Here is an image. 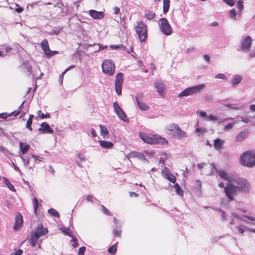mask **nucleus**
Returning a JSON list of instances; mask_svg holds the SVG:
<instances>
[{
    "instance_id": "obj_1",
    "label": "nucleus",
    "mask_w": 255,
    "mask_h": 255,
    "mask_svg": "<svg viewBox=\"0 0 255 255\" xmlns=\"http://www.w3.org/2000/svg\"><path fill=\"white\" fill-rule=\"evenodd\" d=\"M139 136L144 142L148 144H161L163 145L168 143V141L166 139L158 135L148 134L140 132L139 133Z\"/></svg>"
},
{
    "instance_id": "obj_2",
    "label": "nucleus",
    "mask_w": 255,
    "mask_h": 255,
    "mask_svg": "<svg viewBox=\"0 0 255 255\" xmlns=\"http://www.w3.org/2000/svg\"><path fill=\"white\" fill-rule=\"evenodd\" d=\"M240 162L242 165L251 167L255 165V152L248 151L241 156Z\"/></svg>"
},
{
    "instance_id": "obj_3",
    "label": "nucleus",
    "mask_w": 255,
    "mask_h": 255,
    "mask_svg": "<svg viewBox=\"0 0 255 255\" xmlns=\"http://www.w3.org/2000/svg\"><path fill=\"white\" fill-rule=\"evenodd\" d=\"M236 7L237 10L235 8L231 9L228 12L229 18L232 21H237L241 18L242 11L244 9V0H238L237 2Z\"/></svg>"
},
{
    "instance_id": "obj_4",
    "label": "nucleus",
    "mask_w": 255,
    "mask_h": 255,
    "mask_svg": "<svg viewBox=\"0 0 255 255\" xmlns=\"http://www.w3.org/2000/svg\"><path fill=\"white\" fill-rule=\"evenodd\" d=\"M140 42H144L147 37V26L142 21H137L134 27Z\"/></svg>"
},
{
    "instance_id": "obj_5",
    "label": "nucleus",
    "mask_w": 255,
    "mask_h": 255,
    "mask_svg": "<svg viewBox=\"0 0 255 255\" xmlns=\"http://www.w3.org/2000/svg\"><path fill=\"white\" fill-rule=\"evenodd\" d=\"M206 87L204 84H199L195 86L190 87L186 88L180 92L178 97L179 98L193 96L200 93Z\"/></svg>"
},
{
    "instance_id": "obj_6",
    "label": "nucleus",
    "mask_w": 255,
    "mask_h": 255,
    "mask_svg": "<svg viewBox=\"0 0 255 255\" xmlns=\"http://www.w3.org/2000/svg\"><path fill=\"white\" fill-rule=\"evenodd\" d=\"M102 68L103 72L110 76H113L115 73V65L112 60H104L102 64Z\"/></svg>"
},
{
    "instance_id": "obj_7",
    "label": "nucleus",
    "mask_w": 255,
    "mask_h": 255,
    "mask_svg": "<svg viewBox=\"0 0 255 255\" xmlns=\"http://www.w3.org/2000/svg\"><path fill=\"white\" fill-rule=\"evenodd\" d=\"M158 25L160 31L164 35L168 36L172 33V28L166 18H160L158 21Z\"/></svg>"
},
{
    "instance_id": "obj_8",
    "label": "nucleus",
    "mask_w": 255,
    "mask_h": 255,
    "mask_svg": "<svg viewBox=\"0 0 255 255\" xmlns=\"http://www.w3.org/2000/svg\"><path fill=\"white\" fill-rule=\"evenodd\" d=\"M252 38L250 36H242L240 41V50L243 52H249L252 47Z\"/></svg>"
},
{
    "instance_id": "obj_9",
    "label": "nucleus",
    "mask_w": 255,
    "mask_h": 255,
    "mask_svg": "<svg viewBox=\"0 0 255 255\" xmlns=\"http://www.w3.org/2000/svg\"><path fill=\"white\" fill-rule=\"evenodd\" d=\"M224 192L229 201H231L234 200V197L237 195L239 191L234 183L230 182L224 188Z\"/></svg>"
},
{
    "instance_id": "obj_10",
    "label": "nucleus",
    "mask_w": 255,
    "mask_h": 255,
    "mask_svg": "<svg viewBox=\"0 0 255 255\" xmlns=\"http://www.w3.org/2000/svg\"><path fill=\"white\" fill-rule=\"evenodd\" d=\"M232 182L236 185L239 191L247 192L250 189V185L245 179L234 177V181Z\"/></svg>"
},
{
    "instance_id": "obj_11",
    "label": "nucleus",
    "mask_w": 255,
    "mask_h": 255,
    "mask_svg": "<svg viewBox=\"0 0 255 255\" xmlns=\"http://www.w3.org/2000/svg\"><path fill=\"white\" fill-rule=\"evenodd\" d=\"M123 74L122 73H119L116 77L115 88L116 93L118 95L122 93V87L123 83Z\"/></svg>"
},
{
    "instance_id": "obj_12",
    "label": "nucleus",
    "mask_w": 255,
    "mask_h": 255,
    "mask_svg": "<svg viewBox=\"0 0 255 255\" xmlns=\"http://www.w3.org/2000/svg\"><path fill=\"white\" fill-rule=\"evenodd\" d=\"M216 172L221 178L228 181V183L232 182L234 181L235 176L228 173L222 169H219V170H216Z\"/></svg>"
},
{
    "instance_id": "obj_13",
    "label": "nucleus",
    "mask_w": 255,
    "mask_h": 255,
    "mask_svg": "<svg viewBox=\"0 0 255 255\" xmlns=\"http://www.w3.org/2000/svg\"><path fill=\"white\" fill-rule=\"evenodd\" d=\"M38 131L42 133H53L54 132L53 130L49 125L45 122L40 125V128H39Z\"/></svg>"
},
{
    "instance_id": "obj_14",
    "label": "nucleus",
    "mask_w": 255,
    "mask_h": 255,
    "mask_svg": "<svg viewBox=\"0 0 255 255\" xmlns=\"http://www.w3.org/2000/svg\"><path fill=\"white\" fill-rule=\"evenodd\" d=\"M162 175L163 177L169 180L172 183H175L176 181V177L169 170L167 167H165L162 171Z\"/></svg>"
},
{
    "instance_id": "obj_15",
    "label": "nucleus",
    "mask_w": 255,
    "mask_h": 255,
    "mask_svg": "<svg viewBox=\"0 0 255 255\" xmlns=\"http://www.w3.org/2000/svg\"><path fill=\"white\" fill-rule=\"evenodd\" d=\"M48 232V231L46 228H44L42 224H39L37 227L36 231L33 233L40 238V237L46 235Z\"/></svg>"
},
{
    "instance_id": "obj_16",
    "label": "nucleus",
    "mask_w": 255,
    "mask_h": 255,
    "mask_svg": "<svg viewBox=\"0 0 255 255\" xmlns=\"http://www.w3.org/2000/svg\"><path fill=\"white\" fill-rule=\"evenodd\" d=\"M23 222V219L22 215L18 213L16 214L15 218V222L13 226V230L17 231L21 227Z\"/></svg>"
},
{
    "instance_id": "obj_17",
    "label": "nucleus",
    "mask_w": 255,
    "mask_h": 255,
    "mask_svg": "<svg viewBox=\"0 0 255 255\" xmlns=\"http://www.w3.org/2000/svg\"><path fill=\"white\" fill-rule=\"evenodd\" d=\"M154 87L157 89V92L158 94L162 96L164 90L165 88V85L161 81H156L154 84Z\"/></svg>"
},
{
    "instance_id": "obj_18",
    "label": "nucleus",
    "mask_w": 255,
    "mask_h": 255,
    "mask_svg": "<svg viewBox=\"0 0 255 255\" xmlns=\"http://www.w3.org/2000/svg\"><path fill=\"white\" fill-rule=\"evenodd\" d=\"M89 14L94 19H101L104 17V13L102 11H98L91 9L89 11Z\"/></svg>"
},
{
    "instance_id": "obj_19",
    "label": "nucleus",
    "mask_w": 255,
    "mask_h": 255,
    "mask_svg": "<svg viewBox=\"0 0 255 255\" xmlns=\"http://www.w3.org/2000/svg\"><path fill=\"white\" fill-rule=\"evenodd\" d=\"M133 154H133V157H137L138 159H139L142 161H144L145 162H147V163L148 162V161L145 157V155H144V154H145L147 155H149L148 151H144L143 153H140V152H136V151H134Z\"/></svg>"
},
{
    "instance_id": "obj_20",
    "label": "nucleus",
    "mask_w": 255,
    "mask_h": 255,
    "mask_svg": "<svg viewBox=\"0 0 255 255\" xmlns=\"http://www.w3.org/2000/svg\"><path fill=\"white\" fill-rule=\"evenodd\" d=\"M249 132L246 130L241 131L236 137V141L238 142L242 141L247 138L248 136Z\"/></svg>"
},
{
    "instance_id": "obj_21",
    "label": "nucleus",
    "mask_w": 255,
    "mask_h": 255,
    "mask_svg": "<svg viewBox=\"0 0 255 255\" xmlns=\"http://www.w3.org/2000/svg\"><path fill=\"white\" fill-rule=\"evenodd\" d=\"M41 47L44 52L45 56L48 54V52L50 51V49L49 47L48 42L47 39H44L41 43Z\"/></svg>"
},
{
    "instance_id": "obj_22",
    "label": "nucleus",
    "mask_w": 255,
    "mask_h": 255,
    "mask_svg": "<svg viewBox=\"0 0 255 255\" xmlns=\"http://www.w3.org/2000/svg\"><path fill=\"white\" fill-rule=\"evenodd\" d=\"M39 238L38 237V236L36 235V234L33 232L31 233L30 237L28 238V242L30 243L32 247H34L36 246L37 241Z\"/></svg>"
},
{
    "instance_id": "obj_23",
    "label": "nucleus",
    "mask_w": 255,
    "mask_h": 255,
    "mask_svg": "<svg viewBox=\"0 0 255 255\" xmlns=\"http://www.w3.org/2000/svg\"><path fill=\"white\" fill-rule=\"evenodd\" d=\"M224 140L220 138H216L214 141V147L217 150H220L224 144Z\"/></svg>"
},
{
    "instance_id": "obj_24",
    "label": "nucleus",
    "mask_w": 255,
    "mask_h": 255,
    "mask_svg": "<svg viewBox=\"0 0 255 255\" xmlns=\"http://www.w3.org/2000/svg\"><path fill=\"white\" fill-rule=\"evenodd\" d=\"M99 143L103 148L111 149L113 148L114 146V144L112 142L109 141L101 140H99Z\"/></svg>"
},
{
    "instance_id": "obj_25",
    "label": "nucleus",
    "mask_w": 255,
    "mask_h": 255,
    "mask_svg": "<svg viewBox=\"0 0 255 255\" xmlns=\"http://www.w3.org/2000/svg\"><path fill=\"white\" fill-rule=\"evenodd\" d=\"M179 126L177 124H172L168 126H167L165 128V131L169 133V132H173L174 134L175 133L176 130L177 129Z\"/></svg>"
},
{
    "instance_id": "obj_26",
    "label": "nucleus",
    "mask_w": 255,
    "mask_h": 255,
    "mask_svg": "<svg viewBox=\"0 0 255 255\" xmlns=\"http://www.w3.org/2000/svg\"><path fill=\"white\" fill-rule=\"evenodd\" d=\"M242 79L243 77L242 76L240 75H235L233 76L231 84L232 86H235L239 84L241 82Z\"/></svg>"
},
{
    "instance_id": "obj_27",
    "label": "nucleus",
    "mask_w": 255,
    "mask_h": 255,
    "mask_svg": "<svg viewBox=\"0 0 255 255\" xmlns=\"http://www.w3.org/2000/svg\"><path fill=\"white\" fill-rule=\"evenodd\" d=\"M116 114L117 115L119 119H121V120L127 123L129 122V120L127 118V116H126L125 113L124 112L122 109L120 111H119V112H117Z\"/></svg>"
},
{
    "instance_id": "obj_28",
    "label": "nucleus",
    "mask_w": 255,
    "mask_h": 255,
    "mask_svg": "<svg viewBox=\"0 0 255 255\" xmlns=\"http://www.w3.org/2000/svg\"><path fill=\"white\" fill-rule=\"evenodd\" d=\"M220 211L221 213V217L223 220H224V221L230 220V224L231 225H234L235 224V221L234 219H231V218H230L229 217H230L229 216H227L224 211H223L222 210H220Z\"/></svg>"
},
{
    "instance_id": "obj_29",
    "label": "nucleus",
    "mask_w": 255,
    "mask_h": 255,
    "mask_svg": "<svg viewBox=\"0 0 255 255\" xmlns=\"http://www.w3.org/2000/svg\"><path fill=\"white\" fill-rule=\"evenodd\" d=\"M174 135H176L178 138H182L186 137V132L182 130L179 127L178 128Z\"/></svg>"
},
{
    "instance_id": "obj_30",
    "label": "nucleus",
    "mask_w": 255,
    "mask_h": 255,
    "mask_svg": "<svg viewBox=\"0 0 255 255\" xmlns=\"http://www.w3.org/2000/svg\"><path fill=\"white\" fill-rule=\"evenodd\" d=\"M22 68L23 72L25 73L28 76H29L31 73V66L28 63H23Z\"/></svg>"
},
{
    "instance_id": "obj_31",
    "label": "nucleus",
    "mask_w": 255,
    "mask_h": 255,
    "mask_svg": "<svg viewBox=\"0 0 255 255\" xmlns=\"http://www.w3.org/2000/svg\"><path fill=\"white\" fill-rule=\"evenodd\" d=\"M138 107L140 110L142 111H147L149 108V107L148 106L147 104L143 102V101H140L136 103Z\"/></svg>"
},
{
    "instance_id": "obj_32",
    "label": "nucleus",
    "mask_w": 255,
    "mask_h": 255,
    "mask_svg": "<svg viewBox=\"0 0 255 255\" xmlns=\"http://www.w3.org/2000/svg\"><path fill=\"white\" fill-rule=\"evenodd\" d=\"M145 17L148 20H151L155 17V14L154 12L146 10L144 12Z\"/></svg>"
},
{
    "instance_id": "obj_33",
    "label": "nucleus",
    "mask_w": 255,
    "mask_h": 255,
    "mask_svg": "<svg viewBox=\"0 0 255 255\" xmlns=\"http://www.w3.org/2000/svg\"><path fill=\"white\" fill-rule=\"evenodd\" d=\"M20 148L21 151V153L24 154L29 149V145L27 143H23L22 142L19 143Z\"/></svg>"
},
{
    "instance_id": "obj_34",
    "label": "nucleus",
    "mask_w": 255,
    "mask_h": 255,
    "mask_svg": "<svg viewBox=\"0 0 255 255\" xmlns=\"http://www.w3.org/2000/svg\"><path fill=\"white\" fill-rule=\"evenodd\" d=\"M170 7V0H163V12L164 14L166 13Z\"/></svg>"
},
{
    "instance_id": "obj_35",
    "label": "nucleus",
    "mask_w": 255,
    "mask_h": 255,
    "mask_svg": "<svg viewBox=\"0 0 255 255\" xmlns=\"http://www.w3.org/2000/svg\"><path fill=\"white\" fill-rule=\"evenodd\" d=\"M100 133L101 136H103L104 137H106L109 134V131L107 128L104 126L102 125H100Z\"/></svg>"
},
{
    "instance_id": "obj_36",
    "label": "nucleus",
    "mask_w": 255,
    "mask_h": 255,
    "mask_svg": "<svg viewBox=\"0 0 255 255\" xmlns=\"http://www.w3.org/2000/svg\"><path fill=\"white\" fill-rule=\"evenodd\" d=\"M121 224L119 226H116L115 228L113 230V234L115 237H121Z\"/></svg>"
},
{
    "instance_id": "obj_37",
    "label": "nucleus",
    "mask_w": 255,
    "mask_h": 255,
    "mask_svg": "<svg viewBox=\"0 0 255 255\" xmlns=\"http://www.w3.org/2000/svg\"><path fill=\"white\" fill-rule=\"evenodd\" d=\"M3 180L7 187L12 191L15 192L14 186L10 183L9 181L5 177H3Z\"/></svg>"
},
{
    "instance_id": "obj_38",
    "label": "nucleus",
    "mask_w": 255,
    "mask_h": 255,
    "mask_svg": "<svg viewBox=\"0 0 255 255\" xmlns=\"http://www.w3.org/2000/svg\"><path fill=\"white\" fill-rule=\"evenodd\" d=\"M173 187L175 188V191H176V193L180 196H183V190L181 189L180 186H179V185L178 184V183H176L175 184Z\"/></svg>"
},
{
    "instance_id": "obj_39",
    "label": "nucleus",
    "mask_w": 255,
    "mask_h": 255,
    "mask_svg": "<svg viewBox=\"0 0 255 255\" xmlns=\"http://www.w3.org/2000/svg\"><path fill=\"white\" fill-rule=\"evenodd\" d=\"M33 206V212L36 215L37 212V209L38 207V201L36 197H34L32 200Z\"/></svg>"
},
{
    "instance_id": "obj_40",
    "label": "nucleus",
    "mask_w": 255,
    "mask_h": 255,
    "mask_svg": "<svg viewBox=\"0 0 255 255\" xmlns=\"http://www.w3.org/2000/svg\"><path fill=\"white\" fill-rule=\"evenodd\" d=\"M115 244L114 245H112L111 247H110L108 250V252L111 255H114L116 254L117 251V244Z\"/></svg>"
},
{
    "instance_id": "obj_41",
    "label": "nucleus",
    "mask_w": 255,
    "mask_h": 255,
    "mask_svg": "<svg viewBox=\"0 0 255 255\" xmlns=\"http://www.w3.org/2000/svg\"><path fill=\"white\" fill-rule=\"evenodd\" d=\"M60 230L66 235L68 236L69 237H72V232L70 231L69 228L62 227L60 228Z\"/></svg>"
},
{
    "instance_id": "obj_42",
    "label": "nucleus",
    "mask_w": 255,
    "mask_h": 255,
    "mask_svg": "<svg viewBox=\"0 0 255 255\" xmlns=\"http://www.w3.org/2000/svg\"><path fill=\"white\" fill-rule=\"evenodd\" d=\"M48 212L49 214H50L51 216H54L55 217H59V214L58 212L53 208H50L48 209Z\"/></svg>"
},
{
    "instance_id": "obj_43",
    "label": "nucleus",
    "mask_w": 255,
    "mask_h": 255,
    "mask_svg": "<svg viewBox=\"0 0 255 255\" xmlns=\"http://www.w3.org/2000/svg\"><path fill=\"white\" fill-rule=\"evenodd\" d=\"M143 97H144V96H143V93H137L135 96V99L136 102L137 103V102H139L140 101H142Z\"/></svg>"
},
{
    "instance_id": "obj_44",
    "label": "nucleus",
    "mask_w": 255,
    "mask_h": 255,
    "mask_svg": "<svg viewBox=\"0 0 255 255\" xmlns=\"http://www.w3.org/2000/svg\"><path fill=\"white\" fill-rule=\"evenodd\" d=\"M20 157L21 158L24 166L26 167H27L29 164V158L27 157L26 156H20Z\"/></svg>"
},
{
    "instance_id": "obj_45",
    "label": "nucleus",
    "mask_w": 255,
    "mask_h": 255,
    "mask_svg": "<svg viewBox=\"0 0 255 255\" xmlns=\"http://www.w3.org/2000/svg\"><path fill=\"white\" fill-rule=\"evenodd\" d=\"M75 67L74 65H73V66H70L69 67H68V68H67L66 70H65L59 76V81H60V82L62 84L63 83V76L71 68H73Z\"/></svg>"
},
{
    "instance_id": "obj_46",
    "label": "nucleus",
    "mask_w": 255,
    "mask_h": 255,
    "mask_svg": "<svg viewBox=\"0 0 255 255\" xmlns=\"http://www.w3.org/2000/svg\"><path fill=\"white\" fill-rule=\"evenodd\" d=\"M12 50V48L10 47H6L5 50V52L2 51H0V57H4L6 55V53L9 52Z\"/></svg>"
},
{
    "instance_id": "obj_47",
    "label": "nucleus",
    "mask_w": 255,
    "mask_h": 255,
    "mask_svg": "<svg viewBox=\"0 0 255 255\" xmlns=\"http://www.w3.org/2000/svg\"><path fill=\"white\" fill-rule=\"evenodd\" d=\"M71 237V242H73V244L72 245L73 247V248L77 247L79 246V244H78L77 239H76V237H75L74 236H72V237Z\"/></svg>"
},
{
    "instance_id": "obj_48",
    "label": "nucleus",
    "mask_w": 255,
    "mask_h": 255,
    "mask_svg": "<svg viewBox=\"0 0 255 255\" xmlns=\"http://www.w3.org/2000/svg\"><path fill=\"white\" fill-rule=\"evenodd\" d=\"M224 2L230 6H233L235 4L236 0H222Z\"/></svg>"
},
{
    "instance_id": "obj_49",
    "label": "nucleus",
    "mask_w": 255,
    "mask_h": 255,
    "mask_svg": "<svg viewBox=\"0 0 255 255\" xmlns=\"http://www.w3.org/2000/svg\"><path fill=\"white\" fill-rule=\"evenodd\" d=\"M210 173L209 174V175H212L214 174V172H216V170H219V169L217 168L214 164H211L210 166Z\"/></svg>"
},
{
    "instance_id": "obj_50",
    "label": "nucleus",
    "mask_w": 255,
    "mask_h": 255,
    "mask_svg": "<svg viewBox=\"0 0 255 255\" xmlns=\"http://www.w3.org/2000/svg\"><path fill=\"white\" fill-rule=\"evenodd\" d=\"M113 107L114 108V111L116 113L119 112V111H120L122 109L117 102H115L114 103Z\"/></svg>"
},
{
    "instance_id": "obj_51",
    "label": "nucleus",
    "mask_w": 255,
    "mask_h": 255,
    "mask_svg": "<svg viewBox=\"0 0 255 255\" xmlns=\"http://www.w3.org/2000/svg\"><path fill=\"white\" fill-rule=\"evenodd\" d=\"M101 207L102 208V211L104 214L109 216L113 215L111 214V213L109 211V210L107 208H106L104 205H102Z\"/></svg>"
},
{
    "instance_id": "obj_52",
    "label": "nucleus",
    "mask_w": 255,
    "mask_h": 255,
    "mask_svg": "<svg viewBox=\"0 0 255 255\" xmlns=\"http://www.w3.org/2000/svg\"><path fill=\"white\" fill-rule=\"evenodd\" d=\"M110 47L112 49H118L119 48H122L123 49H125V47L122 44V45H111Z\"/></svg>"
},
{
    "instance_id": "obj_53",
    "label": "nucleus",
    "mask_w": 255,
    "mask_h": 255,
    "mask_svg": "<svg viewBox=\"0 0 255 255\" xmlns=\"http://www.w3.org/2000/svg\"><path fill=\"white\" fill-rule=\"evenodd\" d=\"M215 78H217V79H223V80H227V77L224 74H222V73H219V74H217L215 76Z\"/></svg>"
},
{
    "instance_id": "obj_54",
    "label": "nucleus",
    "mask_w": 255,
    "mask_h": 255,
    "mask_svg": "<svg viewBox=\"0 0 255 255\" xmlns=\"http://www.w3.org/2000/svg\"><path fill=\"white\" fill-rule=\"evenodd\" d=\"M32 123V121H31V120H28L26 122V128H27L30 131L32 130V128L31 127Z\"/></svg>"
},
{
    "instance_id": "obj_55",
    "label": "nucleus",
    "mask_w": 255,
    "mask_h": 255,
    "mask_svg": "<svg viewBox=\"0 0 255 255\" xmlns=\"http://www.w3.org/2000/svg\"><path fill=\"white\" fill-rule=\"evenodd\" d=\"M207 132V130L205 128H198L196 129V132L201 133L203 134Z\"/></svg>"
},
{
    "instance_id": "obj_56",
    "label": "nucleus",
    "mask_w": 255,
    "mask_h": 255,
    "mask_svg": "<svg viewBox=\"0 0 255 255\" xmlns=\"http://www.w3.org/2000/svg\"><path fill=\"white\" fill-rule=\"evenodd\" d=\"M31 157L34 158V161L35 162H36L37 161H41L42 160V159H43V157L40 156H38V155H35L34 154H31Z\"/></svg>"
},
{
    "instance_id": "obj_57",
    "label": "nucleus",
    "mask_w": 255,
    "mask_h": 255,
    "mask_svg": "<svg viewBox=\"0 0 255 255\" xmlns=\"http://www.w3.org/2000/svg\"><path fill=\"white\" fill-rule=\"evenodd\" d=\"M235 123H229L228 124H227L224 128V130H229V129H231L234 125H235Z\"/></svg>"
},
{
    "instance_id": "obj_58",
    "label": "nucleus",
    "mask_w": 255,
    "mask_h": 255,
    "mask_svg": "<svg viewBox=\"0 0 255 255\" xmlns=\"http://www.w3.org/2000/svg\"><path fill=\"white\" fill-rule=\"evenodd\" d=\"M207 119L209 121H215L218 120V119L217 117H216L212 115H210L207 117Z\"/></svg>"
},
{
    "instance_id": "obj_59",
    "label": "nucleus",
    "mask_w": 255,
    "mask_h": 255,
    "mask_svg": "<svg viewBox=\"0 0 255 255\" xmlns=\"http://www.w3.org/2000/svg\"><path fill=\"white\" fill-rule=\"evenodd\" d=\"M86 247H82L79 248V252H78V255H84V253L86 251Z\"/></svg>"
},
{
    "instance_id": "obj_60",
    "label": "nucleus",
    "mask_w": 255,
    "mask_h": 255,
    "mask_svg": "<svg viewBox=\"0 0 255 255\" xmlns=\"http://www.w3.org/2000/svg\"><path fill=\"white\" fill-rule=\"evenodd\" d=\"M58 53V51H51L50 50V51L49 52H48V54L47 55V56H46V57L47 58H50L51 57V56L56 54Z\"/></svg>"
},
{
    "instance_id": "obj_61",
    "label": "nucleus",
    "mask_w": 255,
    "mask_h": 255,
    "mask_svg": "<svg viewBox=\"0 0 255 255\" xmlns=\"http://www.w3.org/2000/svg\"><path fill=\"white\" fill-rule=\"evenodd\" d=\"M93 197L91 195H88L86 197L87 201H88L89 202H91L92 203H93Z\"/></svg>"
},
{
    "instance_id": "obj_62",
    "label": "nucleus",
    "mask_w": 255,
    "mask_h": 255,
    "mask_svg": "<svg viewBox=\"0 0 255 255\" xmlns=\"http://www.w3.org/2000/svg\"><path fill=\"white\" fill-rule=\"evenodd\" d=\"M0 149L3 151V154L7 156H8V155L10 154L8 150H5L3 147H1Z\"/></svg>"
},
{
    "instance_id": "obj_63",
    "label": "nucleus",
    "mask_w": 255,
    "mask_h": 255,
    "mask_svg": "<svg viewBox=\"0 0 255 255\" xmlns=\"http://www.w3.org/2000/svg\"><path fill=\"white\" fill-rule=\"evenodd\" d=\"M243 217L250 220V221H255V217H254L247 216V215H243Z\"/></svg>"
},
{
    "instance_id": "obj_64",
    "label": "nucleus",
    "mask_w": 255,
    "mask_h": 255,
    "mask_svg": "<svg viewBox=\"0 0 255 255\" xmlns=\"http://www.w3.org/2000/svg\"><path fill=\"white\" fill-rule=\"evenodd\" d=\"M8 116H10V115L7 113H2L0 114V117L4 119H6Z\"/></svg>"
}]
</instances>
